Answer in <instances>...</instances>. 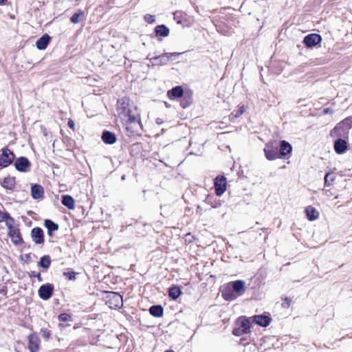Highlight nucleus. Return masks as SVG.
Masks as SVG:
<instances>
[{
	"instance_id": "obj_1",
	"label": "nucleus",
	"mask_w": 352,
	"mask_h": 352,
	"mask_svg": "<svg viewBox=\"0 0 352 352\" xmlns=\"http://www.w3.org/2000/svg\"><path fill=\"white\" fill-rule=\"evenodd\" d=\"M13 223L14 222H7L6 226L8 230V235L14 245H19L23 243V240L21 237L20 230L13 226Z\"/></svg>"
},
{
	"instance_id": "obj_2",
	"label": "nucleus",
	"mask_w": 352,
	"mask_h": 352,
	"mask_svg": "<svg viewBox=\"0 0 352 352\" xmlns=\"http://www.w3.org/2000/svg\"><path fill=\"white\" fill-rule=\"evenodd\" d=\"M106 303L110 308H120L123 304L122 296L116 292H109Z\"/></svg>"
},
{
	"instance_id": "obj_3",
	"label": "nucleus",
	"mask_w": 352,
	"mask_h": 352,
	"mask_svg": "<svg viewBox=\"0 0 352 352\" xmlns=\"http://www.w3.org/2000/svg\"><path fill=\"white\" fill-rule=\"evenodd\" d=\"M180 53H165L162 55H159L157 56L151 57L150 60L153 65H166L171 57L173 56H178Z\"/></svg>"
},
{
	"instance_id": "obj_4",
	"label": "nucleus",
	"mask_w": 352,
	"mask_h": 352,
	"mask_svg": "<svg viewBox=\"0 0 352 352\" xmlns=\"http://www.w3.org/2000/svg\"><path fill=\"white\" fill-rule=\"evenodd\" d=\"M2 153L0 155V166L7 167L12 164L14 159V153L8 148H4L1 150Z\"/></svg>"
},
{
	"instance_id": "obj_5",
	"label": "nucleus",
	"mask_w": 352,
	"mask_h": 352,
	"mask_svg": "<svg viewBox=\"0 0 352 352\" xmlns=\"http://www.w3.org/2000/svg\"><path fill=\"white\" fill-rule=\"evenodd\" d=\"M215 192L218 196L221 195L226 190V178L224 176H218L214 182Z\"/></svg>"
},
{
	"instance_id": "obj_6",
	"label": "nucleus",
	"mask_w": 352,
	"mask_h": 352,
	"mask_svg": "<svg viewBox=\"0 0 352 352\" xmlns=\"http://www.w3.org/2000/svg\"><path fill=\"white\" fill-rule=\"evenodd\" d=\"M122 117L127 118L130 123H140V115L136 107L131 106Z\"/></svg>"
},
{
	"instance_id": "obj_7",
	"label": "nucleus",
	"mask_w": 352,
	"mask_h": 352,
	"mask_svg": "<svg viewBox=\"0 0 352 352\" xmlns=\"http://www.w3.org/2000/svg\"><path fill=\"white\" fill-rule=\"evenodd\" d=\"M321 36L318 34H309L304 38L303 43L308 47H312L320 43Z\"/></svg>"
},
{
	"instance_id": "obj_8",
	"label": "nucleus",
	"mask_w": 352,
	"mask_h": 352,
	"mask_svg": "<svg viewBox=\"0 0 352 352\" xmlns=\"http://www.w3.org/2000/svg\"><path fill=\"white\" fill-rule=\"evenodd\" d=\"M53 289L52 284L43 285L38 289V295L43 300H48L52 295Z\"/></svg>"
},
{
	"instance_id": "obj_9",
	"label": "nucleus",
	"mask_w": 352,
	"mask_h": 352,
	"mask_svg": "<svg viewBox=\"0 0 352 352\" xmlns=\"http://www.w3.org/2000/svg\"><path fill=\"white\" fill-rule=\"evenodd\" d=\"M264 152L265 157L268 160H274L276 159L280 158L277 147L274 148L272 144H267L266 147L264 148Z\"/></svg>"
},
{
	"instance_id": "obj_10",
	"label": "nucleus",
	"mask_w": 352,
	"mask_h": 352,
	"mask_svg": "<svg viewBox=\"0 0 352 352\" xmlns=\"http://www.w3.org/2000/svg\"><path fill=\"white\" fill-rule=\"evenodd\" d=\"M31 237L36 244H43L44 243L43 231L41 228H33L31 231Z\"/></svg>"
},
{
	"instance_id": "obj_11",
	"label": "nucleus",
	"mask_w": 352,
	"mask_h": 352,
	"mask_svg": "<svg viewBox=\"0 0 352 352\" xmlns=\"http://www.w3.org/2000/svg\"><path fill=\"white\" fill-rule=\"evenodd\" d=\"M131 105L129 104V99L127 98H122L118 101V111L120 116L124 114L131 108Z\"/></svg>"
},
{
	"instance_id": "obj_12",
	"label": "nucleus",
	"mask_w": 352,
	"mask_h": 352,
	"mask_svg": "<svg viewBox=\"0 0 352 352\" xmlns=\"http://www.w3.org/2000/svg\"><path fill=\"white\" fill-rule=\"evenodd\" d=\"M30 166V162L28 158L25 157H21L16 160L14 162V166L16 169L21 172H25L27 168Z\"/></svg>"
},
{
	"instance_id": "obj_13",
	"label": "nucleus",
	"mask_w": 352,
	"mask_h": 352,
	"mask_svg": "<svg viewBox=\"0 0 352 352\" xmlns=\"http://www.w3.org/2000/svg\"><path fill=\"white\" fill-rule=\"evenodd\" d=\"M334 149L338 154H343L348 149V143L346 140L339 138L334 142Z\"/></svg>"
},
{
	"instance_id": "obj_14",
	"label": "nucleus",
	"mask_w": 352,
	"mask_h": 352,
	"mask_svg": "<svg viewBox=\"0 0 352 352\" xmlns=\"http://www.w3.org/2000/svg\"><path fill=\"white\" fill-rule=\"evenodd\" d=\"M29 350L30 352H37L39 349V338L35 334H30L28 337Z\"/></svg>"
},
{
	"instance_id": "obj_15",
	"label": "nucleus",
	"mask_w": 352,
	"mask_h": 352,
	"mask_svg": "<svg viewBox=\"0 0 352 352\" xmlns=\"http://www.w3.org/2000/svg\"><path fill=\"white\" fill-rule=\"evenodd\" d=\"M44 190L39 184H34L31 187V195L34 199H39L43 197Z\"/></svg>"
},
{
	"instance_id": "obj_16",
	"label": "nucleus",
	"mask_w": 352,
	"mask_h": 352,
	"mask_svg": "<svg viewBox=\"0 0 352 352\" xmlns=\"http://www.w3.org/2000/svg\"><path fill=\"white\" fill-rule=\"evenodd\" d=\"M292 151V147L291 146V144L285 141V140H282L280 142V151H279V156L281 157L289 154Z\"/></svg>"
},
{
	"instance_id": "obj_17",
	"label": "nucleus",
	"mask_w": 352,
	"mask_h": 352,
	"mask_svg": "<svg viewBox=\"0 0 352 352\" xmlns=\"http://www.w3.org/2000/svg\"><path fill=\"white\" fill-rule=\"evenodd\" d=\"M50 36L45 34L38 38L36 43V47L38 50H45L50 41Z\"/></svg>"
},
{
	"instance_id": "obj_18",
	"label": "nucleus",
	"mask_w": 352,
	"mask_h": 352,
	"mask_svg": "<svg viewBox=\"0 0 352 352\" xmlns=\"http://www.w3.org/2000/svg\"><path fill=\"white\" fill-rule=\"evenodd\" d=\"M184 90L182 87L177 86L169 90L167 95L170 99L181 98L183 96Z\"/></svg>"
},
{
	"instance_id": "obj_19",
	"label": "nucleus",
	"mask_w": 352,
	"mask_h": 352,
	"mask_svg": "<svg viewBox=\"0 0 352 352\" xmlns=\"http://www.w3.org/2000/svg\"><path fill=\"white\" fill-rule=\"evenodd\" d=\"M233 290L239 295L245 292V282L241 280H235L231 283Z\"/></svg>"
},
{
	"instance_id": "obj_20",
	"label": "nucleus",
	"mask_w": 352,
	"mask_h": 352,
	"mask_svg": "<svg viewBox=\"0 0 352 352\" xmlns=\"http://www.w3.org/2000/svg\"><path fill=\"white\" fill-rule=\"evenodd\" d=\"M102 141L108 144H113L116 142V136L113 133L104 131L102 134Z\"/></svg>"
},
{
	"instance_id": "obj_21",
	"label": "nucleus",
	"mask_w": 352,
	"mask_h": 352,
	"mask_svg": "<svg viewBox=\"0 0 352 352\" xmlns=\"http://www.w3.org/2000/svg\"><path fill=\"white\" fill-rule=\"evenodd\" d=\"M253 321L262 327H267L270 324V318L267 316H263V315H258L255 316L253 318Z\"/></svg>"
},
{
	"instance_id": "obj_22",
	"label": "nucleus",
	"mask_w": 352,
	"mask_h": 352,
	"mask_svg": "<svg viewBox=\"0 0 352 352\" xmlns=\"http://www.w3.org/2000/svg\"><path fill=\"white\" fill-rule=\"evenodd\" d=\"M62 204L70 210H73L75 208V201L73 197L68 195H63Z\"/></svg>"
},
{
	"instance_id": "obj_23",
	"label": "nucleus",
	"mask_w": 352,
	"mask_h": 352,
	"mask_svg": "<svg viewBox=\"0 0 352 352\" xmlns=\"http://www.w3.org/2000/svg\"><path fill=\"white\" fill-rule=\"evenodd\" d=\"M306 214L307 218L310 221H314L318 219L319 216V212L316 210V209L312 206H308L305 209Z\"/></svg>"
},
{
	"instance_id": "obj_24",
	"label": "nucleus",
	"mask_w": 352,
	"mask_h": 352,
	"mask_svg": "<svg viewBox=\"0 0 352 352\" xmlns=\"http://www.w3.org/2000/svg\"><path fill=\"white\" fill-rule=\"evenodd\" d=\"M44 225L47 229V233L50 236H52V232L58 230L59 228L57 223H55L50 219H46L44 222Z\"/></svg>"
},
{
	"instance_id": "obj_25",
	"label": "nucleus",
	"mask_w": 352,
	"mask_h": 352,
	"mask_svg": "<svg viewBox=\"0 0 352 352\" xmlns=\"http://www.w3.org/2000/svg\"><path fill=\"white\" fill-rule=\"evenodd\" d=\"M16 184L15 178L12 177H6L3 179L2 186L8 190H13Z\"/></svg>"
},
{
	"instance_id": "obj_26",
	"label": "nucleus",
	"mask_w": 352,
	"mask_h": 352,
	"mask_svg": "<svg viewBox=\"0 0 352 352\" xmlns=\"http://www.w3.org/2000/svg\"><path fill=\"white\" fill-rule=\"evenodd\" d=\"M155 32L157 35L167 36L169 34V29L164 25H159L155 27Z\"/></svg>"
},
{
	"instance_id": "obj_27",
	"label": "nucleus",
	"mask_w": 352,
	"mask_h": 352,
	"mask_svg": "<svg viewBox=\"0 0 352 352\" xmlns=\"http://www.w3.org/2000/svg\"><path fill=\"white\" fill-rule=\"evenodd\" d=\"M149 312L155 317H160L163 315V308L160 305H153L150 307Z\"/></svg>"
},
{
	"instance_id": "obj_28",
	"label": "nucleus",
	"mask_w": 352,
	"mask_h": 352,
	"mask_svg": "<svg viewBox=\"0 0 352 352\" xmlns=\"http://www.w3.org/2000/svg\"><path fill=\"white\" fill-rule=\"evenodd\" d=\"M240 323L239 327L247 333L250 331V322L249 319L245 318H241L239 320Z\"/></svg>"
},
{
	"instance_id": "obj_29",
	"label": "nucleus",
	"mask_w": 352,
	"mask_h": 352,
	"mask_svg": "<svg viewBox=\"0 0 352 352\" xmlns=\"http://www.w3.org/2000/svg\"><path fill=\"white\" fill-rule=\"evenodd\" d=\"M181 294V289L177 286L171 287L168 291L169 296L173 300H176L177 298H178Z\"/></svg>"
},
{
	"instance_id": "obj_30",
	"label": "nucleus",
	"mask_w": 352,
	"mask_h": 352,
	"mask_svg": "<svg viewBox=\"0 0 352 352\" xmlns=\"http://www.w3.org/2000/svg\"><path fill=\"white\" fill-rule=\"evenodd\" d=\"M51 263V259L49 256H43L40 258L38 263V266L47 270L49 268Z\"/></svg>"
},
{
	"instance_id": "obj_31",
	"label": "nucleus",
	"mask_w": 352,
	"mask_h": 352,
	"mask_svg": "<svg viewBox=\"0 0 352 352\" xmlns=\"http://www.w3.org/2000/svg\"><path fill=\"white\" fill-rule=\"evenodd\" d=\"M85 16V13L82 10H78L76 13L74 14L70 19L73 23H78L82 20Z\"/></svg>"
},
{
	"instance_id": "obj_32",
	"label": "nucleus",
	"mask_w": 352,
	"mask_h": 352,
	"mask_svg": "<svg viewBox=\"0 0 352 352\" xmlns=\"http://www.w3.org/2000/svg\"><path fill=\"white\" fill-rule=\"evenodd\" d=\"M6 222V224L7 225V222H14V219L10 217V214L7 212H1L0 211V223L1 222Z\"/></svg>"
},
{
	"instance_id": "obj_33",
	"label": "nucleus",
	"mask_w": 352,
	"mask_h": 352,
	"mask_svg": "<svg viewBox=\"0 0 352 352\" xmlns=\"http://www.w3.org/2000/svg\"><path fill=\"white\" fill-rule=\"evenodd\" d=\"M58 319L61 322L72 321V317L69 314L63 313L58 316Z\"/></svg>"
},
{
	"instance_id": "obj_34",
	"label": "nucleus",
	"mask_w": 352,
	"mask_h": 352,
	"mask_svg": "<svg viewBox=\"0 0 352 352\" xmlns=\"http://www.w3.org/2000/svg\"><path fill=\"white\" fill-rule=\"evenodd\" d=\"M144 20L148 23H154L155 22V17L154 15H151V14H147L144 16Z\"/></svg>"
},
{
	"instance_id": "obj_35",
	"label": "nucleus",
	"mask_w": 352,
	"mask_h": 352,
	"mask_svg": "<svg viewBox=\"0 0 352 352\" xmlns=\"http://www.w3.org/2000/svg\"><path fill=\"white\" fill-rule=\"evenodd\" d=\"M232 333L236 336H241L245 333H247L246 332L244 331V330H243L241 328H240V327L235 328L233 330Z\"/></svg>"
},
{
	"instance_id": "obj_36",
	"label": "nucleus",
	"mask_w": 352,
	"mask_h": 352,
	"mask_svg": "<svg viewBox=\"0 0 352 352\" xmlns=\"http://www.w3.org/2000/svg\"><path fill=\"white\" fill-rule=\"evenodd\" d=\"M330 175H331L330 173H326V175L324 176V184L327 186H329L331 184V182L334 181V178L333 177H331L330 179V180H329V177L330 176Z\"/></svg>"
},
{
	"instance_id": "obj_37",
	"label": "nucleus",
	"mask_w": 352,
	"mask_h": 352,
	"mask_svg": "<svg viewBox=\"0 0 352 352\" xmlns=\"http://www.w3.org/2000/svg\"><path fill=\"white\" fill-rule=\"evenodd\" d=\"M245 111V107L244 105L241 106L239 107V109L237 110V111L236 112L235 117L237 118V117L241 116L244 113Z\"/></svg>"
},
{
	"instance_id": "obj_38",
	"label": "nucleus",
	"mask_w": 352,
	"mask_h": 352,
	"mask_svg": "<svg viewBox=\"0 0 352 352\" xmlns=\"http://www.w3.org/2000/svg\"><path fill=\"white\" fill-rule=\"evenodd\" d=\"M64 275L66 276L69 280L76 279V273L74 272L64 273Z\"/></svg>"
},
{
	"instance_id": "obj_39",
	"label": "nucleus",
	"mask_w": 352,
	"mask_h": 352,
	"mask_svg": "<svg viewBox=\"0 0 352 352\" xmlns=\"http://www.w3.org/2000/svg\"><path fill=\"white\" fill-rule=\"evenodd\" d=\"M30 276L36 277L38 278V281H42V278H41V274L39 272H37L36 271H32V272H31Z\"/></svg>"
},
{
	"instance_id": "obj_40",
	"label": "nucleus",
	"mask_w": 352,
	"mask_h": 352,
	"mask_svg": "<svg viewBox=\"0 0 352 352\" xmlns=\"http://www.w3.org/2000/svg\"><path fill=\"white\" fill-rule=\"evenodd\" d=\"M223 296L224 299L226 300L232 299V294H229V293H226V292L223 293Z\"/></svg>"
},
{
	"instance_id": "obj_41",
	"label": "nucleus",
	"mask_w": 352,
	"mask_h": 352,
	"mask_svg": "<svg viewBox=\"0 0 352 352\" xmlns=\"http://www.w3.org/2000/svg\"><path fill=\"white\" fill-rule=\"evenodd\" d=\"M67 124H68V126H69L70 129H72L74 130L75 124H74V122L73 120H69L68 121Z\"/></svg>"
},
{
	"instance_id": "obj_42",
	"label": "nucleus",
	"mask_w": 352,
	"mask_h": 352,
	"mask_svg": "<svg viewBox=\"0 0 352 352\" xmlns=\"http://www.w3.org/2000/svg\"><path fill=\"white\" fill-rule=\"evenodd\" d=\"M329 111H330V109H329V108H327V109H324V113H329Z\"/></svg>"
},
{
	"instance_id": "obj_43",
	"label": "nucleus",
	"mask_w": 352,
	"mask_h": 352,
	"mask_svg": "<svg viewBox=\"0 0 352 352\" xmlns=\"http://www.w3.org/2000/svg\"><path fill=\"white\" fill-rule=\"evenodd\" d=\"M285 300L287 302V306L289 305L290 300H289L287 298L285 299Z\"/></svg>"
},
{
	"instance_id": "obj_44",
	"label": "nucleus",
	"mask_w": 352,
	"mask_h": 352,
	"mask_svg": "<svg viewBox=\"0 0 352 352\" xmlns=\"http://www.w3.org/2000/svg\"><path fill=\"white\" fill-rule=\"evenodd\" d=\"M156 122H157V124H160L161 123V122H160L159 118L157 119Z\"/></svg>"
},
{
	"instance_id": "obj_45",
	"label": "nucleus",
	"mask_w": 352,
	"mask_h": 352,
	"mask_svg": "<svg viewBox=\"0 0 352 352\" xmlns=\"http://www.w3.org/2000/svg\"><path fill=\"white\" fill-rule=\"evenodd\" d=\"M6 0H0V3L5 2Z\"/></svg>"
},
{
	"instance_id": "obj_46",
	"label": "nucleus",
	"mask_w": 352,
	"mask_h": 352,
	"mask_svg": "<svg viewBox=\"0 0 352 352\" xmlns=\"http://www.w3.org/2000/svg\"><path fill=\"white\" fill-rule=\"evenodd\" d=\"M165 352H174L173 351H170V350H168V351H166Z\"/></svg>"
},
{
	"instance_id": "obj_47",
	"label": "nucleus",
	"mask_w": 352,
	"mask_h": 352,
	"mask_svg": "<svg viewBox=\"0 0 352 352\" xmlns=\"http://www.w3.org/2000/svg\"><path fill=\"white\" fill-rule=\"evenodd\" d=\"M16 352H19V351H16Z\"/></svg>"
}]
</instances>
